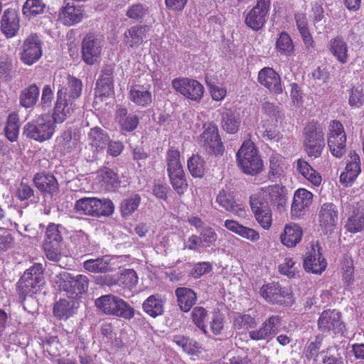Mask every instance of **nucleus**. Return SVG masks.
Returning <instances> with one entry per match:
<instances>
[{
  "label": "nucleus",
  "mask_w": 364,
  "mask_h": 364,
  "mask_svg": "<svg viewBox=\"0 0 364 364\" xmlns=\"http://www.w3.org/2000/svg\"><path fill=\"white\" fill-rule=\"evenodd\" d=\"M215 202L226 211L230 212L240 218H245L247 213L245 207L237 203L233 194L222 189L216 196Z\"/></svg>",
  "instance_id": "obj_19"
},
{
  "label": "nucleus",
  "mask_w": 364,
  "mask_h": 364,
  "mask_svg": "<svg viewBox=\"0 0 364 364\" xmlns=\"http://www.w3.org/2000/svg\"><path fill=\"white\" fill-rule=\"evenodd\" d=\"M33 181L35 186L42 193L53 194L58 190V183L55 176L47 172L35 174Z\"/></svg>",
  "instance_id": "obj_27"
},
{
  "label": "nucleus",
  "mask_w": 364,
  "mask_h": 364,
  "mask_svg": "<svg viewBox=\"0 0 364 364\" xmlns=\"http://www.w3.org/2000/svg\"><path fill=\"white\" fill-rule=\"evenodd\" d=\"M149 14V7L146 4L134 3L127 7L126 16L130 19L141 21Z\"/></svg>",
  "instance_id": "obj_41"
},
{
  "label": "nucleus",
  "mask_w": 364,
  "mask_h": 364,
  "mask_svg": "<svg viewBox=\"0 0 364 364\" xmlns=\"http://www.w3.org/2000/svg\"><path fill=\"white\" fill-rule=\"evenodd\" d=\"M89 144L94 148L96 151L100 152L104 150L109 142V136L104 131L98 127H94L90 129L88 134Z\"/></svg>",
  "instance_id": "obj_36"
},
{
  "label": "nucleus",
  "mask_w": 364,
  "mask_h": 364,
  "mask_svg": "<svg viewBox=\"0 0 364 364\" xmlns=\"http://www.w3.org/2000/svg\"><path fill=\"white\" fill-rule=\"evenodd\" d=\"M323 338V334H318L314 338L307 342L304 353L308 360L314 359L318 355V351Z\"/></svg>",
  "instance_id": "obj_48"
},
{
  "label": "nucleus",
  "mask_w": 364,
  "mask_h": 364,
  "mask_svg": "<svg viewBox=\"0 0 364 364\" xmlns=\"http://www.w3.org/2000/svg\"><path fill=\"white\" fill-rule=\"evenodd\" d=\"M346 229L351 232H358L364 228V215H355L350 217L346 224Z\"/></svg>",
  "instance_id": "obj_60"
},
{
  "label": "nucleus",
  "mask_w": 364,
  "mask_h": 364,
  "mask_svg": "<svg viewBox=\"0 0 364 364\" xmlns=\"http://www.w3.org/2000/svg\"><path fill=\"white\" fill-rule=\"evenodd\" d=\"M129 99L136 106L145 107L152 102V95L149 87L141 85L131 87L129 92Z\"/></svg>",
  "instance_id": "obj_28"
},
{
  "label": "nucleus",
  "mask_w": 364,
  "mask_h": 364,
  "mask_svg": "<svg viewBox=\"0 0 364 364\" xmlns=\"http://www.w3.org/2000/svg\"><path fill=\"white\" fill-rule=\"evenodd\" d=\"M95 305L102 313L124 319L134 316V309L127 301L114 294H105L95 301Z\"/></svg>",
  "instance_id": "obj_2"
},
{
  "label": "nucleus",
  "mask_w": 364,
  "mask_h": 364,
  "mask_svg": "<svg viewBox=\"0 0 364 364\" xmlns=\"http://www.w3.org/2000/svg\"><path fill=\"white\" fill-rule=\"evenodd\" d=\"M58 141L62 146V149L67 152H70L77 145V140L72 137V132L70 130L63 132L58 138Z\"/></svg>",
  "instance_id": "obj_56"
},
{
  "label": "nucleus",
  "mask_w": 364,
  "mask_h": 364,
  "mask_svg": "<svg viewBox=\"0 0 364 364\" xmlns=\"http://www.w3.org/2000/svg\"><path fill=\"white\" fill-rule=\"evenodd\" d=\"M102 41L94 35H87L82 42V59L89 65L98 63L102 49Z\"/></svg>",
  "instance_id": "obj_15"
},
{
  "label": "nucleus",
  "mask_w": 364,
  "mask_h": 364,
  "mask_svg": "<svg viewBox=\"0 0 364 364\" xmlns=\"http://www.w3.org/2000/svg\"><path fill=\"white\" fill-rule=\"evenodd\" d=\"M95 217H108L113 214L114 205L112 201L108 198L99 199L97 198Z\"/></svg>",
  "instance_id": "obj_53"
},
{
  "label": "nucleus",
  "mask_w": 364,
  "mask_h": 364,
  "mask_svg": "<svg viewBox=\"0 0 364 364\" xmlns=\"http://www.w3.org/2000/svg\"><path fill=\"white\" fill-rule=\"evenodd\" d=\"M313 194L304 189H298L294 196L291 213L292 217H301L312 203Z\"/></svg>",
  "instance_id": "obj_22"
},
{
  "label": "nucleus",
  "mask_w": 364,
  "mask_h": 364,
  "mask_svg": "<svg viewBox=\"0 0 364 364\" xmlns=\"http://www.w3.org/2000/svg\"><path fill=\"white\" fill-rule=\"evenodd\" d=\"M319 225L325 234H331L336 229L338 221L337 206L332 203H323L318 215Z\"/></svg>",
  "instance_id": "obj_17"
},
{
  "label": "nucleus",
  "mask_w": 364,
  "mask_h": 364,
  "mask_svg": "<svg viewBox=\"0 0 364 364\" xmlns=\"http://www.w3.org/2000/svg\"><path fill=\"white\" fill-rule=\"evenodd\" d=\"M222 127L230 134H235L238 131L240 122L231 112H225L222 114Z\"/></svg>",
  "instance_id": "obj_50"
},
{
  "label": "nucleus",
  "mask_w": 364,
  "mask_h": 364,
  "mask_svg": "<svg viewBox=\"0 0 364 364\" xmlns=\"http://www.w3.org/2000/svg\"><path fill=\"white\" fill-rule=\"evenodd\" d=\"M97 198L85 197L75 201L74 209L81 214L95 217Z\"/></svg>",
  "instance_id": "obj_40"
},
{
  "label": "nucleus",
  "mask_w": 364,
  "mask_h": 364,
  "mask_svg": "<svg viewBox=\"0 0 364 364\" xmlns=\"http://www.w3.org/2000/svg\"><path fill=\"white\" fill-rule=\"evenodd\" d=\"M165 299L159 294L149 296L143 303L142 309L149 316L156 318L164 312Z\"/></svg>",
  "instance_id": "obj_31"
},
{
  "label": "nucleus",
  "mask_w": 364,
  "mask_h": 364,
  "mask_svg": "<svg viewBox=\"0 0 364 364\" xmlns=\"http://www.w3.org/2000/svg\"><path fill=\"white\" fill-rule=\"evenodd\" d=\"M188 168L193 177H202L205 173V162L199 155H193L188 161Z\"/></svg>",
  "instance_id": "obj_47"
},
{
  "label": "nucleus",
  "mask_w": 364,
  "mask_h": 364,
  "mask_svg": "<svg viewBox=\"0 0 364 364\" xmlns=\"http://www.w3.org/2000/svg\"><path fill=\"white\" fill-rule=\"evenodd\" d=\"M166 164L168 175L173 189L178 194L183 193L188 184L180 161V152L173 148L168 149L166 154Z\"/></svg>",
  "instance_id": "obj_6"
},
{
  "label": "nucleus",
  "mask_w": 364,
  "mask_h": 364,
  "mask_svg": "<svg viewBox=\"0 0 364 364\" xmlns=\"http://www.w3.org/2000/svg\"><path fill=\"white\" fill-rule=\"evenodd\" d=\"M233 326L237 330H248L256 327L257 321L255 318L250 314L237 313L234 317Z\"/></svg>",
  "instance_id": "obj_46"
},
{
  "label": "nucleus",
  "mask_w": 364,
  "mask_h": 364,
  "mask_svg": "<svg viewBox=\"0 0 364 364\" xmlns=\"http://www.w3.org/2000/svg\"><path fill=\"white\" fill-rule=\"evenodd\" d=\"M83 267L92 273H106L112 269L110 259L107 257L87 259L83 262Z\"/></svg>",
  "instance_id": "obj_38"
},
{
  "label": "nucleus",
  "mask_w": 364,
  "mask_h": 364,
  "mask_svg": "<svg viewBox=\"0 0 364 364\" xmlns=\"http://www.w3.org/2000/svg\"><path fill=\"white\" fill-rule=\"evenodd\" d=\"M171 85L176 92L191 100L198 102L203 96V85L196 80L187 77L175 78Z\"/></svg>",
  "instance_id": "obj_12"
},
{
  "label": "nucleus",
  "mask_w": 364,
  "mask_h": 364,
  "mask_svg": "<svg viewBox=\"0 0 364 364\" xmlns=\"http://www.w3.org/2000/svg\"><path fill=\"white\" fill-rule=\"evenodd\" d=\"M43 270L42 264L35 263L23 273L18 282L21 294L29 295V299L33 300L31 295L36 294L44 284Z\"/></svg>",
  "instance_id": "obj_7"
},
{
  "label": "nucleus",
  "mask_w": 364,
  "mask_h": 364,
  "mask_svg": "<svg viewBox=\"0 0 364 364\" xmlns=\"http://www.w3.org/2000/svg\"><path fill=\"white\" fill-rule=\"evenodd\" d=\"M19 29V18L15 9L4 11L1 20V30L7 38L16 36Z\"/></svg>",
  "instance_id": "obj_26"
},
{
  "label": "nucleus",
  "mask_w": 364,
  "mask_h": 364,
  "mask_svg": "<svg viewBox=\"0 0 364 364\" xmlns=\"http://www.w3.org/2000/svg\"><path fill=\"white\" fill-rule=\"evenodd\" d=\"M79 307V301L74 296L61 299L55 303L53 314L59 319H68L76 313Z\"/></svg>",
  "instance_id": "obj_24"
},
{
  "label": "nucleus",
  "mask_w": 364,
  "mask_h": 364,
  "mask_svg": "<svg viewBox=\"0 0 364 364\" xmlns=\"http://www.w3.org/2000/svg\"><path fill=\"white\" fill-rule=\"evenodd\" d=\"M4 131L6 136L9 141H15L17 139L19 132L18 117L17 114L12 113L9 115Z\"/></svg>",
  "instance_id": "obj_51"
},
{
  "label": "nucleus",
  "mask_w": 364,
  "mask_h": 364,
  "mask_svg": "<svg viewBox=\"0 0 364 364\" xmlns=\"http://www.w3.org/2000/svg\"><path fill=\"white\" fill-rule=\"evenodd\" d=\"M100 176L105 182L110 183L113 187H117L119 185L120 181L118 179L117 174L109 168H102L100 170Z\"/></svg>",
  "instance_id": "obj_62"
},
{
  "label": "nucleus",
  "mask_w": 364,
  "mask_h": 364,
  "mask_svg": "<svg viewBox=\"0 0 364 364\" xmlns=\"http://www.w3.org/2000/svg\"><path fill=\"white\" fill-rule=\"evenodd\" d=\"M258 81L275 95L281 94L283 92L280 76L271 68H264L259 72Z\"/></svg>",
  "instance_id": "obj_20"
},
{
  "label": "nucleus",
  "mask_w": 364,
  "mask_h": 364,
  "mask_svg": "<svg viewBox=\"0 0 364 364\" xmlns=\"http://www.w3.org/2000/svg\"><path fill=\"white\" fill-rule=\"evenodd\" d=\"M114 66L112 65H106L101 70L100 77L97 82V86L100 90V87L102 90V94L109 95L112 91L113 85Z\"/></svg>",
  "instance_id": "obj_39"
},
{
  "label": "nucleus",
  "mask_w": 364,
  "mask_h": 364,
  "mask_svg": "<svg viewBox=\"0 0 364 364\" xmlns=\"http://www.w3.org/2000/svg\"><path fill=\"white\" fill-rule=\"evenodd\" d=\"M267 194L271 203H276L277 205H283L285 203V196L283 193V188L279 185H274L268 187Z\"/></svg>",
  "instance_id": "obj_55"
},
{
  "label": "nucleus",
  "mask_w": 364,
  "mask_h": 364,
  "mask_svg": "<svg viewBox=\"0 0 364 364\" xmlns=\"http://www.w3.org/2000/svg\"><path fill=\"white\" fill-rule=\"evenodd\" d=\"M252 210L259 225L264 230H269L272 223V214L269 202L259 196L250 197Z\"/></svg>",
  "instance_id": "obj_13"
},
{
  "label": "nucleus",
  "mask_w": 364,
  "mask_h": 364,
  "mask_svg": "<svg viewBox=\"0 0 364 364\" xmlns=\"http://www.w3.org/2000/svg\"><path fill=\"white\" fill-rule=\"evenodd\" d=\"M42 43L36 34L28 36L22 46L21 52V61L28 65L36 63L42 56Z\"/></svg>",
  "instance_id": "obj_16"
},
{
  "label": "nucleus",
  "mask_w": 364,
  "mask_h": 364,
  "mask_svg": "<svg viewBox=\"0 0 364 364\" xmlns=\"http://www.w3.org/2000/svg\"><path fill=\"white\" fill-rule=\"evenodd\" d=\"M349 160L346 166V171L340 176V181L346 186H350L361 171L359 155L355 151L349 153Z\"/></svg>",
  "instance_id": "obj_23"
},
{
  "label": "nucleus",
  "mask_w": 364,
  "mask_h": 364,
  "mask_svg": "<svg viewBox=\"0 0 364 364\" xmlns=\"http://www.w3.org/2000/svg\"><path fill=\"white\" fill-rule=\"evenodd\" d=\"M43 249L48 259L53 262L59 261L60 258V245H43Z\"/></svg>",
  "instance_id": "obj_64"
},
{
  "label": "nucleus",
  "mask_w": 364,
  "mask_h": 364,
  "mask_svg": "<svg viewBox=\"0 0 364 364\" xmlns=\"http://www.w3.org/2000/svg\"><path fill=\"white\" fill-rule=\"evenodd\" d=\"M45 8L42 0H26L22 7V13L26 18H31L43 14Z\"/></svg>",
  "instance_id": "obj_44"
},
{
  "label": "nucleus",
  "mask_w": 364,
  "mask_h": 364,
  "mask_svg": "<svg viewBox=\"0 0 364 364\" xmlns=\"http://www.w3.org/2000/svg\"><path fill=\"white\" fill-rule=\"evenodd\" d=\"M149 27L146 25L136 24L132 26L124 33V43L130 48H137L144 42Z\"/></svg>",
  "instance_id": "obj_25"
},
{
  "label": "nucleus",
  "mask_w": 364,
  "mask_h": 364,
  "mask_svg": "<svg viewBox=\"0 0 364 364\" xmlns=\"http://www.w3.org/2000/svg\"><path fill=\"white\" fill-rule=\"evenodd\" d=\"M364 103V90L359 87H353L350 90L348 104L353 108H360Z\"/></svg>",
  "instance_id": "obj_59"
},
{
  "label": "nucleus",
  "mask_w": 364,
  "mask_h": 364,
  "mask_svg": "<svg viewBox=\"0 0 364 364\" xmlns=\"http://www.w3.org/2000/svg\"><path fill=\"white\" fill-rule=\"evenodd\" d=\"M326 265V259L321 257L320 247L316 249L312 247L304 259V267L307 272L321 274L325 270Z\"/></svg>",
  "instance_id": "obj_21"
},
{
  "label": "nucleus",
  "mask_w": 364,
  "mask_h": 364,
  "mask_svg": "<svg viewBox=\"0 0 364 364\" xmlns=\"http://www.w3.org/2000/svg\"><path fill=\"white\" fill-rule=\"evenodd\" d=\"M141 197L138 194L131 195L124 199L121 204V212L124 217L131 215L139 207Z\"/></svg>",
  "instance_id": "obj_52"
},
{
  "label": "nucleus",
  "mask_w": 364,
  "mask_h": 364,
  "mask_svg": "<svg viewBox=\"0 0 364 364\" xmlns=\"http://www.w3.org/2000/svg\"><path fill=\"white\" fill-rule=\"evenodd\" d=\"M200 237L205 247H209L215 245L218 235L215 230L210 227H205L200 232Z\"/></svg>",
  "instance_id": "obj_58"
},
{
  "label": "nucleus",
  "mask_w": 364,
  "mask_h": 364,
  "mask_svg": "<svg viewBox=\"0 0 364 364\" xmlns=\"http://www.w3.org/2000/svg\"><path fill=\"white\" fill-rule=\"evenodd\" d=\"M260 295L269 303L286 304L291 299L288 289L282 287L277 283L263 285L259 290Z\"/></svg>",
  "instance_id": "obj_18"
},
{
  "label": "nucleus",
  "mask_w": 364,
  "mask_h": 364,
  "mask_svg": "<svg viewBox=\"0 0 364 364\" xmlns=\"http://www.w3.org/2000/svg\"><path fill=\"white\" fill-rule=\"evenodd\" d=\"M270 0H257L256 5L247 14L245 23L253 31H259L266 23Z\"/></svg>",
  "instance_id": "obj_14"
},
{
  "label": "nucleus",
  "mask_w": 364,
  "mask_h": 364,
  "mask_svg": "<svg viewBox=\"0 0 364 364\" xmlns=\"http://www.w3.org/2000/svg\"><path fill=\"white\" fill-rule=\"evenodd\" d=\"M240 167L246 174L255 176L263 168V163L258 151L251 141L243 142L237 153Z\"/></svg>",
  "instance_id": "obj_4"
},
{
  "label": "nucleus",
  "mask_w": 364,
  "mask_h": 364,
  "mask_svg": "<svg viewBox=\"0 0 364 364\" xmlns=\"http://www.w3.org/2000/svg\"><path fill=\"white\" fill-rule=\"evenodd\" d=\"M83 16V10L80 6H75L69 3L61 9L59 14L62 23L69 26L80 22Z\"/></svg>",
  "instance_id": "obj_30"
},
{
  "label": "nucleus",
  "mask_w": 364,
  "mask_h": 364,
  "mask_svg": "<svg viewBox=\"0 0 364 364\" xmlns=\"http://www.w3.org/2000/svg\"><path fill=\"white\" fill-rule=\"evenodd\" d=\"M295 166L296 171L314 186H320L322 181L320 173L314 169L306 161L299 159L295 163Z\"/></svg>",
  "instance_id": "obj_32"
},
{
  "label": "nucleus",
  "mask_w": 364,
  "mask_h": 364,
  "mask_svg": "<svg viewBox=\"0 0 364 364\" xmlns=\"http://www.w3.org/2000/svg\"><path fill=\"white\" fill-rule=\"evenodd\" d=\"M175 294L181 310L184 312L189 311L197 299L194 291L186 287H178L176 289Z\"/></svg>",
  "instance_id": "obj_33"
},
{
  "label": "nucleus",
  "mask_w": 364,
  "mask_h": 364,
  "mask_svg": "<svg viewBox=\"0 0 364 364\" xmlns=\"http://www.w3.org/2000/svg\"><path fill=\"white\" fill-rule=\"evenodd\" d=\"M311 11L314 26L318 33H321L326 28L324 9L321 4L320 2H316L312 6Z\"/></svg>",
  "instance_id": "obj_42"
},
{
  "label": "nucleus",
  "mask_w": 364,
  "mask_h": 364,
  "mask_svg": "<svg viewBox=\"0 0 364 364\" xmlns=\"http://www.w3.org/2000/svg\"><path fill=\"white\" fill-rule=\"evenodd\" d=\"M40 95V89L36 84H31L23 88L19 95L20 105L26 109L33 108L37 103Z\"/></svg>",
  "instance_id": "obj_34"
},
{
  "label": "nucleus",
  "mask_w": 364,
  "mask_h": 364,
  "mask_svg": "<svg viewBox=\"0 0 364 364\" xmlns=\"http://www.w3.org/2000/svg\"><path fill=\"white\" fill-rule=\"evenodd\" d=\"M117 118L121 128L127 132L134 130L139 124V117L134 114H128L126 108L120 107L117 111Z\"/></svg>",
  "instance_id": "obj_37"
},
{
  "label": "nucleus",
  "mask_w": 364,
  "mask_h": 364,
  "mask_svg": "<svg viewBox=\"0 0 364 364\" xmlns=\"http://www.w3.org/2000/svg\"><path fill=\"white\" fill-rule=\"evenodd\" d=\"M207 311L202 306H196L191 312L193 322L204 333H207L205 321L207 318Z\"/></svg>",
  "instance_id": "obj_54"
},
{
  "label": "nucleus",
  "mask_w": 364,
  "mask_h": 364,
  "mask_svg": "<svg viewBox=\"0 0 364 364\" xmlns=\"http://www.w3.org/2000/svg\"><path fill=\"white\" fill-rule=\"evenodd\" d=\"M70 239L77 253H85L90 250L89 236L83 231H76Z\"/></svg>",
  "instance_id": "obj_43"
},
{
  "label": "nucleus",
  "mask_w": 364,
  "mask_h": 364,
  "mask_svg": "<svg viewBox=\"0 0 364 364\" xmlns=\"http://www.w3.org/2000/svg\"><path fill=\"white\" fill-rule=\"evenodd\" d=\"M304 146L309 156L318 158L321 156L325 146L323 127L318 122L306 124L304 132Z\"/></svg>",
  "instance_id": "obj_5"
},
{
  "label": "nucleus",
  "mask_w": 364,
  "mask_h": 364,
  "mask_svg": "<svg viewBox=\"0 0 364 364\" xmlns=\"http://www.w3.org/2000/svg\"><path fill=\"white\" fill-rule=\"evenodd\" d=\"M276 49L280 53L290 56L294 53V44L289 35L286 32H282L276 42Z\"/></svg>",
  "instance_id": "obj_45"
},
{
  "label": "nucleus",
  "mask_w": 364,
  "mask_h": 364,
  "mask_svg": "<svg viewBox=\"0 0 364 364\" xmlns=\"http://www.w3.org/2000/svg\"><path fill=\"white\" fill-rule=\"evenodd\" d=\"M54 118L48 115H41L28 122L23 128V134L28 139L38 142L50 139L55 132Z\"/></svg>",
  "instance_id": "obj_3"
},
{
  "label": "nucleus",
  "mask_w": 364,
  "mask_h": 364,
  "mask_svg": "<svg viewBox=\"0 0 364 364\" xmlns=\"http://www.w3.org/2000/svg\"><path fill=\"white\" fill-rule=\"evenodd\" d=\"M342 277L343 282L347 286H350L354 282V266L350 259H345L342 266Z\"/></svg>",
  "instance_id": "obj_57"
},
{
  "label": "nucleus",
  "mask_w": 364,
  "mask_h": 364,
  "mask_svg": "<svg viewBox=\"0 0 364 364\" xmlns=\"http://www.w3.org/2000/svg\"><path fill=\"white\" fill-rule=\"evenodd\" d=\"M328 48L333 57L341 64L348 61V46L341 36H336L330 40Z\"/></svg>",
  "instance_id": "obj_29"
},
{
  "label": "nucleus",
  "mask_w": 364,
  "mask_h": 364,
  "mask_svg": "<svg viewBox=\"0 0 364 364\" xmlns=\"http://www.w3.org/2000/svg\"><path fill=\"white\" fill-rule=\"evenodd\" d=\"M54 82L59 84L57 99L53 109V118L56 122H63L75 109V100L82 92V84L80 80L72 77L66 73H60L54 78Z\"/></svg>",
  "instance_id": "obj_1"
},
{
  "label": "nucleus",
  "mask_w": 364,
  "mask_h": 364,
  "mask_svg": "<svg viewBox=\"0 0 364 364\" xmlns=\"http://www.w3.org/2000/svg\"><path fill=\"white\" fill-rule=\"evenodd\" d=\"M317 327L323 334L336 336L343 333L346 326L341 312L335 309H328L320 314Z\"/></svg>",
  "instance_id": "obj_8"
},
{
  "label": "nucleus",
  "mask_w": 364,
  "mask_h": 364,
  "mask_svg": "<svg viewBox=\"0 0 364 364\" xmlns=\"http://www.w3.org/2000/svg\"><path fill=\"white\" fill-rule=\"evenodd\" d=\"M328 146L333 156L342 157L346 152V135L343 124L333 120L328 126Z\"/></svg>",
  "instance_id": "obj_10"
},
{
  "label": "nucleus",
  "mask_w": 364,
  "mask_h": 364,
  "mask_svg": "<svg viewBox=\"0 0 364 364\" xmlns=\"http://www.w3.org/2000/svg\"><path fill=\"white\" fill-rule=\"evenodd\" d=\"M57 277L58 279L56 283L59 288L68 294L77 296L86 292L88 289L89 279L85 275L74 276L69 272H62Z\"/></svg>",
  "instance_id": "obj_9"
},
{
  "label": "nucleus",
  "mask_w": 364,
  "mask_h": 364,
  "mask_svg": "<svg viewBox=\"0 0 364 364\" xmlns=\"http://www.w3.org/2000/svg\"><path fill=\"white\" fill-rule=\"evenodd\" d=\"M203 128L204 131L198 139L199 145L210 154L216 156L223 154L224 146L218 134V127L208 122L204 124Z\"/></svg>",
  "instance_id": "obj_11"
},
{
  "label": "nucleus",
  "mask_w": 364,
  "mask_h": 364,
  "mask_svg": "<svg viewBox=\"0 0 364 364\" xmlns=\"http://www.w3.org/2000/svg\"><path fill=\"white\" fill-rule=\"evenodd\" d=\"M303 232L296 224L287 225L284 233L281 235L282 244L288 247H295L301 240Z\"/></svg>",
  "instance_id": "obj_35"
},
{
  "label": "nucleus",
  "mask_w": 364,
  "mask_h": 364,
  "mask_svg": "<svg viewBox=\"0 0 364 364\" xmlns=\"http://www.w3.org/2000/svg\"><path fill=\"white\" fill-rule=\"evenodd\" d=\"M63 237L59 230V225L50 223L46 230L43 245H60Z\"/></svg>",
  "instance_id": "obj_49"
},
{
  "label": "nucleus",
  "mask_w": 364,
  "mask_h": 364,
  "mask_svg": "<svg viewBox=\"0 0 364 364\" xmlns=\"http://www.w3.org/2000/svg\"><path fill=\"white\" fill-rule=\"evenodd\" d=\"M249 336L252 340L261 341L267 340L269 341L272 338V336L267 331V328L262 323L259 328L252 330L249 332Z\"/></svg>",
  "instance_id": "obj_63"
},
{
  "label": "nucleus",
  "mask_w": 364,
  "mask_h": 364,
  "mask_svg": "<svg viewBox=\"0 0 364 364\" xmlns=\"http://www.w3.org/2000/svg\"><path fill=\"white\" fill-rule=\"evenodd\" d=\"M281 323L282 318L277 315H272L263 322V324L267 328L268 332L272 337L278 333V328Z\"/></svg>",
  "instance_id": "obj_61"
}]
</instances>
